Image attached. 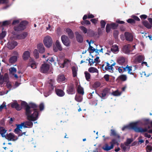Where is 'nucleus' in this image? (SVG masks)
Wrapping results in <instances>:
<instances>
[{"instance_id": "1", "label": "nucleus", "mask_w": 152, "mask_h": 152, "mask_svg": "<svg viewBox=\"0 0 152 152\" xmlns=\"http://www.w3.org/2000/svg\"><path fill=\"white\" fill-rule=\"evenodd\" d=\"M21 105L26 107V114L28 119L34 121L37 119L38 113L37 110V106L35 104L31 103L28 105L26 102H22Z\"/></svg>"}, {"instance_id": "2", "label": "nucleus", "mask_w": 152, "mask_h": 152, "mask_svg": "<svg viewBox=\"0 0 152 152\" xmlns=\"http://www.w3.org/2000/svg\"><path fill=\"white\" fill-rule=\"evenodd\" d=\"M138 122L130 123L129 125L124 126L122 128V130L124 131L126 129H133L136 132H143L148 131V129L150 128V126H148V128H142L141 127H137Z\"/></svg>"}, {"instance_id": "3", "label": "nucleus", "mask_w": 152, "mask_h": 152, "mask_svg": "<svg viewBox=\"0 0 152 152\" xmlns=\"http://www.w3.org/2000/svg\"><path fill=\"white\" fill-rule=\"evenodd\" d=\"M115 64V62H113V63L111 62L110 63L105 62L102 65V67L104 71L107 70L113 72V66H114Z\"/></svg>"}, {"instance_id": "4", "label": "nucleus", "mask_w": 152, "mask_h": 152, "mask_svg": "<svg viewBox=\"0 0 152 152\" xmlns=\"http://www.w3.org/2000/svg\"><path fill=\"white\" fill-rule=\"evenodd\" d=\"M27 24V22L26 21L21 22L18 26H15L14 27V29L16 31H19L25 29L26 26Z\"/></svg>"}, {"instance_id": "5", "label": "nucleus", "mask_w": 152, "mask_h": 152, "mask_svg": "<svg viewBox=\"0 0 152 152\" xmlns=\"http://www.w3.org/2000/svg\"><path fill=\"white\" fill-rule=\"evenodd\" d=\"M43 43L46 47H50L53 43V41L51 37L49 36H46L44 38Z\"/></svg>"}, {"instance_id": "6", "label": "nucleus", "mask_w": 152, "mask_h": 152, "mask_svg": "<svg viewBox=\"0 0 152 152\" xmlns=\"http://www.w3.org/2000/svg\"><path fill=\"white\" fill-rule=\"evenodd\" d=\"M3 137H5L6 139L8 140V141H15L18 139V137L15 136L13 133H10L7 134V132H6L5 136Z\"/></svg>"}, {"instance_id": "7", "label": "nucleus", "mask_w": 152, "mask_h": 152, "mask_svg": "<svg viewBox=\"0 0 152 152\" xmlns=\"http://www.w3.org/2000/svg\"><path fill=\"white\" fill-rule=\"evenodd\" d=\"M50 66L47 64H42L40 68V70L41 72L44 73H47L49 69Z\"/></svg>"}, {"instance_id": "8", "label": "nucleus", "mask_w": 152, "mask_h": 152, "mask_svg": "<svg viewBox=\"0 0 152 152\" xmlns=\"http://www.w3.org/2000/svg\"><path fill=\"white\" fill-rule=\"evenodd\" d=\"M61 39L63 44L66 46H69L70 41L68 37L65 35H63L61 37Z\"/></svg>"}, {"instance_id": "9", "label": "nucleus", "mask_w": 152, "mask_h": 152, "mask_svg": "<svg viewBox=\"0 0 152 152\" xmlns=\"http://www.w3.org/2000/svg\"><path fill=\"white\" fill-rule=\"evenodd\" d=\"M8 76L7 74L5 73L4 76L1 75L0 72V83L2 84L4 82H7L8 81Z\"/></svg>"}, {"instance_id": "10", "label": "nucleus", "mask_w": 152, "mask_h": 152, "mask_svg": "<svg viewBox=\"0 0 152 152\" xmlns=\"http://www.w3.org/2000/svg\"><path fill=\"white\" fill-rule=\"evenodd\" d=\"M126 69H127L128 72L129 74H133L135 73V70L136 69V67L134 66H128L127 65L124 69L125 70Z\"/></svg>"}, {"instance_id": "11", "label": "nucleus", "mask_w": 152, "mask_h": 152, "mask_svg": "<svg viewBox=\"0 0 152 152\" xmlns=\"http://www.w3.org/2000/svg\"><path fill=\"white\" fill-rule=\"evenodd\" d=\"M131 46L129 45H127L124 46L122 48L123 51L124 53L126 54H129L132 51L131 50H130Z\"/></svg>"}, {"instance_id": "12", "label": "nucleus", "mask_w": 152, "mask_h": 152, "mask_svg": "<svg viewBox=\"0 0 152 152\" xmlns=\"http://www.w3.org/2000/svg\"><path fill=\"white\" fill-rule=\"evenodd\" d=\"M55 45V46L53 47V50L54 51L57 52L58 51V50L60 51H61L62 50V47L58 40H57L56 41Z\"/></svg>"}, {"instance_id": "13", "label": "nucleus", "mask_w": 152, "mask_h": 152, "mask_svg": "<svg viewBox=\"0 0 152 152\" xmlns=\"http://www.w3.org/2000/svg\"><path fill=\"white\" fill-rule=\"evenodd\" d=\"M22 127L24 128L31 127L33 126V123L30 121L23 122L21 124Z\"/></svg>"}, {"instance_id": "14", "label": "nucleus", "mask_w": 152, "mask_h": 152, "mask_svg": "<svg viewBox=\"0 0 152 152\" xmlns=\"http://www.w3.org/2000/svg\"><path fill=\"white\" fill-rule=\"evenodd\" d=\"M18 45L17 42L15 41L9 42L7 44V47L10 49L14 48Z\"/></svg>"}, {"instance_id": "15", "label": "nucleus", "mask_w": 152, "mask_h": 152, "mask_svg": "<svg viewBox=\"0 0 152 152\" xmlns=\"http://www.w3.org/2000/svg\"><path fill=\"white\" fill-rule=\"evenodd\" d=\"M67 92L69 94H75V89L74 86L72 85L68 86L67 89Z\"/></svg>"}, {"instance_id": "16", "label": "nucleus", "mask_w": 152, "mask_h": 152, "mask_svg": "<svg viewBox=\"0 0 152 152\" xmlns=\"http://www.w3.org/2000/svg\"><path fill=\"white\" fill-rule=\"evenodd\" d=\"M124 35L126 39L128 41H132L133 40V35L128 32L125 33Z\"/></svg>"}, {"instance_id": "17", "label": "nucleus", "mask_w": 152, "mask_h": 152, "mask_svg": "<svg viewBox=\"0 0 152 152\" xmlns=\"http://www.w3.org/2000/svg\"><path fill=\"white\" fill-rule=\"evenodd\" d=\"M144 56L143 55L136 56L134 62L136 63H139L144 60Z\"/></svg>"}, {"instance_id": "18", "label": "nucleus", "mask_w": 152, "mask_h": 152, "mask_svg": "<svg viewBox=\"0 0 152 152\" xmlns=\"http://www.w3.org/2000/svg\"><path fill=\"white\" fill-rule=\"evenodd\" d=\"M37 48L40 53H43L45 50V49L43 44L40 43L37 45Z\"/></svg>"}, {"instance_id": "19", "label": "nucleus", "mask_w": 152, "mask_h": 152, "mask_svg": "<svg viewBox=\"0 0 152 152\" xmlns=\"http://www.w3.org/2000/svg\"><path fill=\"white\" fill-rule=\"evenodd\" d=\"M37 64L36 62L32 59H30L29 62L28 64V66L31 67L34 69L37 68Z\"/></svg>"}, {"instance_id": "20", "label": "nucleus", "mask_w": 152, "mask_h": 152, "mask_svg": "<svg viewBox=\"0 0 152 152\" xmlns=\"http://www.w3.org/2000/svg\"><path fill=\"white\" fill-rule=\"evenodd\" d=\"M17 60V56H12L10 57L9 60V63L12 64L15 62Z\"/></svg>"}, {"instance_id": "21", "label": "nucleus", "mask_w": 152, "mask_h": 152, "mask_svg": "<svg viewBox=\"0 0 152 152\" xmlns=\"http://www.w3.org/2000/svg\"><path fill=\"white\" fill-rule=\"evenodd\" d=\"M65 31L69 37L71 38H72L74 37V33L72 30L69 28H67Z\"/></svg>"}, {"instance_id": "22", "label": "nucleus", "mask_w": 152, "mask_h": 152, "mask_svg": "<svg viewBox=\"0 0 152 152\" xmlns=\"http://www.w3.org/2000/svg\"><path fill=\"white\" fill-rule=\"evenodd\" d=\"M56 92L57 95L59 96H63L65 95V93L64 91L60 89H56Z\"/></svg>"}, {"instance_id": "23", "label": "nucleus", "mask_w": 152, "mask_h": 152, "mask_svg": "<svg viewBox=\"0 0 152 152\" xmlns=\"http://www.w3.org/2000/svg\"><path fill=\"white\" fill-rule=\"evenodd\" d=\"M27 32H24L16 36V38L18 39H24L27 36Z\"/></svg>"}, {"instance_id": "24", "label": "nucleus", "mask_w": 152, "mask_h": 152, "mask_svg": "<svg viewBox=\"0 0 152 152\" xmlns=\"http://www.w3.org/2000/svg\"><path fill=\"white\" fill-rule=\"evenodd\" d=\"M113 145H110V146H109L107 144H106L105 145L102 147V149L104 151H108L111 149H113Z\"/></svg>"}, {"instance_id": "25", "label": "nucleus", "mask_w": 152, "mask_h": 152, "mask_svg": "<svg viewBox=\"0 0 152 152\" xmlns=\"http://www.w3.org/2000/svg\"><path fill=\"white\" fill-rule=\"evenodd\" d=\"M7 130L3 127H0V134L2 137H5Z\"/></svg>"}, {"instance_id": "26", "label": "nucleus", "mask_w": 152, "mask_h": 152, "mask_svg": "<svg viewBox=\"0 0 152 152\" xmlns=\"http://www.w3.org/2000/svg\"><path fill=\"white\" fill-rule=\"evenodd\" d=\"M30 53L29 51H25L23 53V58L24 60L27 59L30 57Z\"/></svg>"}, {"instance_id": "27", "label": "nucleus", "mask_w": 152, "mask_h": 152, "mask_svg": "<svg viewBox=\"0 0 152 152\" xmlns=\"http://www.w3.org/2000/svg\"><path fill=\"white\" fill-rule=\"evenodd\" d=\"M65 80L64 76L62 75H59L57 77V80L58 82H61L64 81Z\"/></svg>"}, {"instance_id": "28", "label": "nucleus", "mask_w": 152, "mask_h": 152, "mask_svg": "<svg viewBox=\"0 0 152 152\" xmlns=\"http://www.w3.org/2000/svg\"><path fill=\"white\" fill-rule=\"evenodd\" d=\"M118 63L120 64H122L125 63L126 61L125 58L123 57H120L118 59Z\"/></svg>"}, {"instance_id": "29", "label": "nucleus", "mask_w": 152, "mask_h": 152, "mask_svg": "<svg viewBox=\"0 0 152 152\" xmlns=\"http://www.w3.org/2000/svg\"><path fill=\"white\" fill-rule=\"evenodd\" d=\"M22 126L21 124H18L17 125V127L15 129L14 132L15 133L18 134L19 133H20L21 130L20 129L22 128Z\"/></svg>"}, {"instance_id": "30", "label": "nucleus", "mask_w": 152, "mask_h": 152, "mask_svg": "<svg viewBox=\"0 0 152 152\" xmlns=\"http://www.w3.org/2000/svg\"><path fill=\"white\" fill-rule=\"evenodd\" d=\"M11 106L12 108H15L18 110H20L21 107L19 106L17 102H14L12 104Z\"/></svg>"}, {"instance_id": "31", "label": "nucleus", "mask_w": 152, "mask_h": 152, "mask_svg": "<svg viewBox=\"0 0 152 152\" xmlns=\"http://www.w3.org/2000/svg\"><path fill=\"white\" fill-rule=\"evenodd\" d=\"M88 71L90 73H96L98 74L99 73V71L98 69L94 67H91L88 69Z\"/></svg>"}, {"instance_id": "32", "label": "nucleus", "mask_w": 152, "mask_h": 152, "mask_svg": "<svg viewBox=\"0 0 152 152\" xmlns=\"http://www.w3.org/2000/svg\"><path fill=\"white\" fill-rule=\"evenodd\" d=\"M77 32H76V38L77 41L79 42H82L83 41V39L82 36L79 34H77Z\"/></svg>"}, {"instance_id": "33", "label": "nucleus", "mask_w": 152, "mask_h": 152, "mask_svg": "<svg viewBox=\"0 0 152 152\" xmlns=\"http://www.w3.org/2000/svg\"><path fill=\"white\" fill-rule=\"evenodd\" d=\"M127 78V76L125 75H121L118 77V79L122 81H126Z\"/></svg>"}, {"instance_id": "34", "label": "nucleus", "mask_w": 152, "mask_h": 152, "mask_svg": "<svg viewBox=\"0 0 152 152\" xmlns=\"http://www.w3.org/2000/svg\"><path fill=\"white\" fill-rule=\"evenodd\" d=\"M111 50L114 53H117L118 51V46L117 45H114L111 48Z\"/></svg>"}, {"instance_id": "35", "label": "nucleus", "mask_w": 152, "mask_h": 152, "mask_svg": "<svg viewBox=\"0 0 152 152\" xmlns=\"http://www.w3.org/2000/svg\"><path fill=\"white\" fill-rule=\"evenodd\" d=\"M77 91L79 94L82 95H83L84 94L83 89L80 86H79L77 87Z\"/></svg>"}, {"instance_id": "36", "label": "nucleus", "mask_w": 152, "mask_h": 152, "mask_svg": "<svg viewBox=\"0 0 152 152\" xmlns=\"http://www.w3.org/2000/svg\"><path fill=\"white\" fill-rule=\"evenodd\" d=\"M75 100L78 102H81L83 99L82 96L78 95H76L75 98Z\"/></svg>"}, {"instance_id": "37", "label": "nucleus", "mask_w": 152, "mask_h": 152, "mask_svg": "<svg viewBox=\"0 0 152 152\" xmlns=\"http://www.w3.org/2000/svg\"><path fill=\"white\" fill-rule=\"evenodd\" d=\"M84 74L85 75V77H86V79L88 81H89L91 77V75L88 72H85L84 73Z\"/></svg>"}, {"instance_id": "38", "label": "nucleus", "mask_w": 152, "mask_h": 152, "mask_svg": "<svg viewBox=\"0 0 152 152\" xmlns=\"http://www.w3.org/2000/svg\"><path fill=\"white\" fill-rule=\"evenodd\" d=\"M111 133L110 136H113L116 137L118 138L120 137V136L118 134L115 130L113 129L111 130Z\"/></svg>"}, {"instance_id": "39", "label": "nucleus", "mask_w": 152, "mask_h": 152, "mask_svg": "<svg viewBox=\"0 0 152 152\" xmlns=\"http://www.w3.org/2000/svg\"><path fill=\"white\" fill-rule=\"evenodd\" d=\"M143 25L147 28H150L151 27V25L147 21H144L143 22Z\"/></svg>"}, {"instance_id": "40", "label": "nucleus", "mask_w": 152, "mask_h": 152, "mask_svg": "<svg viewBox=\"0 0 152 152\" xmlns=\"http://www.w3.org/2000/svg\"><path fill=\"white\" fill-rule=\"evenodd\" d=\"M73 76L74 77H75L77 75V70L76 67H73L72 68Z\"/></svg>"}, {"instance_id": "41", "label": "nucleus", "mask_w": 152, "mask_h": 152, "mask_svg": "<svg viewBox=\"0 0 152 152\" xmlns=\"http://www.w3.org/2000/svg\"><path fill=\"white\" fill-rule=\"evenodd\" d=\"M108 92V89L107 88L105 89L102 93V97H105Z\"/></svg>"}, {"instance_id": "42", "label": "nucleus", "mask_w": 152, "mask_h": 152, "mask_svg": "<svg viewBox=\"0 0 152 152\" xmlns=\"http://www.w3.org/2000/svg\"><path fill=\"white\" fill-rule=\"evenodd\" d=\"M10 72L12 75L14 74L16 72L17 70L16 68L14 67H11L9 69Z\"/></svg>"}, {"instance_id": "43", "label": "nucleus", "mask_w": 152, "mask_h": 152, "mask_svg": "<svg viewBox=\"0 0 152 152\" xmlns=\"http://www.w3.org/2000/svg\"><path fill=\"white\" fill-rule=\"evenodd\" d=\"M69 63V61L67 59L64 60L63 63L62 64V66H61L60 67L62 68H63L64 66L67 65Z\"/></svg>"}, {"instance_id": "44", "label": "nucleus", "mask_w": 152, "mask_h": 152, "mask_svg": "<svg viewBox=\"0 0 152 152\" xmlns=\"http://www.w3.org/2000/svg\"><path fill=\"white\" fill-rule=\"evenodd\" d=\"M121 94V92H119L118 90H116L112 93V94L114 96H120Z\"/></svg>"}, {"instance_id": "45", "label": "nucleus", "mask_w": 152, "mask_h": 152, "mask_svg": "<svg viewBox=\"0 0 152 152\" xmlns=\"http://www.w3.org/2000/svg\"><path fill=\"white\" fill-rule=\"evenodd\" d=\"M6 32L5 31H2V33L0 34V39H3L6 36Z\"/></svg>"}, {"instance_id": "46", "label": "nucleus", "mask_w": 152, "mask_h": 152, "mask_svg": "<svg viewBox=\"0 0 152 152\" xmlns=\"http://www.w3.org/2000/svg\"><path fill=\"white\" fill-rule=\"evenodd\" d=\"M133 141L132 138L128 139L127 140L126 142H125V145H126L127 146L129 144H130Z\"/></svg>"}, {"instance_id": "47", "label": "nucleus", "mask_w": 152, "mask_h": 152, "mask_svg": "<svg viewBox=\"0 0 152 152\" xmlns=\"http://www.w3.org/2000/svg\"><path fill=\"white\" fill-rule=\"evenodd\" d=\"M80 28L84 33L86 34L87 33V30L85 27L83 26H81L80 27Z\"/></svg>"}, {"instance_id": "48", "label": "nucleus", "mask_w": 152, "mask_h": 152, "mask_svg": "<svg viewBox=\"0 0 152 152\" xmlns=\"http://www.w3.org/2000/svg\"><path fill=\"white\" fill-rule=\"evenodd\" d=\"M34 56L36 58H38L39 57V53L37 49H35L34 51Z\"/></svg>"}, {"instance_id": "49", "label": "nucleus", "mask_w": 152, "mask_h": 152, "mask_svg": "<svg viewBox=\"0 0 152 152\" xmlns=\"http://www.w3.org/2000/svg\"><path fill=\"white\" fill-rule=\"evenodd\" d=\"M89 46V47L88 48V50L90 52L93 53L95 51V49L93 47L91 46V45H90V46Z\"/></svg>"}, {"instance_id": "50", "label": "nucleus", "mask_w": 152, "mask_h": 152, "mask_svg": "<svg viewBox=\"0 0 152 152\" xmlns=\"http://www.w3.org/2000/svg\"><path fill=\"white\" fill-rule=\"evenodd\" d=\"M146 150L147 152H150L152 150V147L148 145L146 147Z\"/></svg>"}, {"instance_id": "51", "label": "nucleus", "mask_w": 152, "mask_h": 152, "mask_svg": "<svg viewBox=\"0 0 152 152\" xmlns=\"http://www.w3.org/2000/svg\"><path fill=\"white\" fill-rule=\"evenodd\" d=\"M111 26L109 24H107L106 26V31L108 33L109 32Z\"/></svg>"}, {"instance_id": "52", "label": "nucleus", "mask_w": 152, "mask_h": 152, "mask_svg": "<svg viewBox=\"0 0 152 152\" xmlns=\"http://www.w3.org/2000/svg\"><path fill=\"white\" fill-rule=\"evenodd\" d=\"M100 85V83L99 82H96L94 83L93 85V87L95 88H97L99 87Z\"/></svg>"}, {"instance_id": "53", "label": "nucleus", "mask_w": 152, "mask_h": 152, "mask_svg": "<svg viewBox=\"0 0 152 152\" xmlns=\"http://www.w3.org/2000/svg\"><path fill=\"white\" fill-rule=\"evenodd\" d=\"M88 61L90 66L93 65L94 64L95 62V61L90 58H89Z\"/></svg>"}, {"instance_id": "54", "label": "nucleus", "mask_w": 152, "mask_h": 152, "mask_svg": "<svg viewBox=\"0 0 152 152\" xmlns=\"http://www.w3.org/2000/svg\"><path fill=\"white\" fill-rule=\"evenodd\" d=\"M100 23L101 28H104L106 24V23L105 22L104 20H102L101 21Z\"/></svg>"}, {"instance_id": "55", "label": "nucleus", "mask_w": 152, "mask_h": 152, "mask_svg": "<svg viewBox=\"0 0 152 152\" xmlns=\"http://www.w3.org/2000/svg\"><path fill=\"white\" fill-rule=\"evenodd\" d=\"M81 23L82 25H84V24H86V25L90 24L91 23L88 20H85L83 21Z\"/></svg>"}, {"instance_id": "56", "label": "nucleus", "mask_w": 152, "mask_h": 152, "mask_svg": "<svg viewBox=\"0 0 152 152\" xmlns=\"http://www.w3.org/2000/svg\"><path fill=\"white\" fill-rule=\"evenodd\" d=\"M5 102H4L2 104L0 105V110H1L3 109L4 108L5 109L6 108V106L5 104H4Z\"/></svg>"}, {"instance_id": "57", "label": "nucleus", "mask_w": 152, "mask_h": 152, "mask_svg": "<svg viewBox=\"0 0 152 152\" xmlns=\"http://www.w3.org/2000/svg\"><path fill=\"white\" fill-rule=\"evenodd\" d=\"M10 23V22L9 21H6L3 22L2 25L3 26H5L8 25Z\"/></svg>"}, {"instance_id": "58", "label": "nucleus", "mask_w": 152, "mask_h": 152, "mask_svg": "<svg viewBox=\"0 0 152 152\" xmlns=\"http://www.w3.org/2000/svg\"><path fill=\"white\" fill-rule=\"evenodd\" d=\"M127 21L130 23H135L134 20L132 19H129L127 20Z\"/></svg>"}, {"instance_id": "59", "label": "nucleus", "mask_w": 152, "mask_h": 152, "mask_svg": "<svg viewBox=\"0 0 152 152\" xmlns=\"http://www.w3.org/2000/svg\"><path fill=\"white\" fill-rule=\"evenodd\" d=\"M44 104L43 103H41L39 105V109L41 111L43 110L44 109Z\"/></svg>"}, {"instance_id": "60", "label": "nucleus", "mask_w": 152, "mask_h": 152, "mask_svg": "<svg viewBox=\"0 0 152 152\" xmlns=\"http://www.w3.org/2000/svg\"><path fill=\"white\" fill-rule=\"evenodd\" d=\"M20 22L19 20H15L13 21L12 23V24L14 25H16V24H18Z\"/></svg>"}, {"instance_id": "61", "label": "nucleus", "mask_w": 152, "mask_h": 152, "mask_svg": "<svg viewBox=\"0 0 152 152\" xmlns=\"http://www.w3.org/2000/svg\"><path fill=\"white\" fill-rule=\"evenodd\" d=\"M132 17L135 20H136L137 21H139L140 20V19L139 18H138L137 16H136L135 15H132Z\"/></svg>"}, {"instance_id": "62", "label": "nucleus", "mask_w": 152, "mask_h": 152, "mask_svg": "<svg viewBox=\"0 0 152 152\" xmlns=\"http://www.w3.org/2000/svg\"><path fill=\"white\" fill-rule=\"evenodd\" d=\"M116 143V141L115 139H113L111 142H110L111 145H113L114 146V144H115Z\"/></svg>"}, {"instance_id": "63", "label": "nucleus", "mask_w": 152, "mask_h": 152, "mask_svg": "<svg viewBox=\"0 0 152 152\" xmlns=\"http://www.w3.org/2000/svg\"><path fill=\"white\" fill-rule=\"evenodd\" d=\"M118 70L120 73H122L124 72L123 68L121 67H119Z\"/></svg>"}, {"instance_id": "64", "label": "nucleus", "mask_w": 152, "mask_h": 152, "mask_svg": "<svg viewBox=\"0 0 152 152\" xmlns=\"http://www.w3.org/2000/svg\"><path fill=\"white\" fill-rule=\"evenodd\" d=\"M110 25V26L111 27V28H112L113 29L117 27V26L116 25V24L114 23H111Z\"/></svg>"}]
</instances>
